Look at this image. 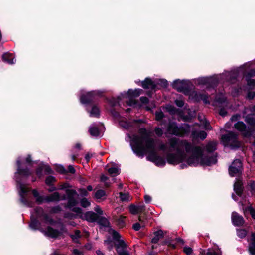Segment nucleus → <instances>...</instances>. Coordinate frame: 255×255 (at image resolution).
Masks as SVG:
<instances>
[{
	"mask_svg": "<svg viewBox=\"0 0 255 255\" xmlns=\"http://www.w3.org/2000/svg\"><path fill=\"white\" fill-rule=\"evenodd\" d=\"M169 144L171 148L177 151V153L167 154L166 159L169 164H177L184 160L185 153L182 151L184 148L187 153H192L187 159V162L189 165L196 166L199 164H206L203 159V151L200 147L193 146L187 140H180L175 137L169 140Z\"/></svg>",
	"mask_w": 255,
	"mask_h": 255,
	"instance_id": "nucleus-1",
	"label": "nucleus"
},
{
	"mask_svg": "<svg viewBox=\"0 0 255 255\" xmlns=\"http://www.w3.org/2000/svg\"><path fill=\"white\" fill-rule=\"evenodd\" d=\"M133 140L136 144L138 151L140 153H148L147 158L158 166H164V159L157 155L155 152V140L151 138L149 132L145 128L139 130V135L134 136Z\"/></svg>",
	"mask_w": 255,
	"mask_h": 255,
	"instance_id": "nucleus-2",
	"label": "nucleus"
},
{
	"mask_svg": "<svg viewBox=\"0 0 255 255\" xmlns=\"http://www.w3.org/2000/svg\"><path fill=\"white\" fill-rule=\"evenodd\" d=\"M113 238L116 240L115 246L119 255H129L128 252L127 250V246L123 240L120 239L121 236L116 231L112 232Z\"/></svg>",
	"mask_w": 255,
	"mask_h": 255,
	"instance_id": "nucleus-3",
	"label": "nucleus"
},
{
	"mask_svg": "<svg viewBox=\"0 0 255 255\" xmlns=\"http://www.w3.org/2000/svg\"><path fill=\"white\" fill-rule=\"evenodd\" d=\"M237 136V134L230 132L222 136V141L225 146H230L232 147H239L240 144L238 141Z\"/></svg>",
	"mask_w": 255,
	"mask_h": 255,
	"instance_id": "nucleus-4",
	"label": "nucleus"
},
{
	"mask_svg": "<svg viewBox=\"0 0 255 255\" xmlns=\"http://www.w3.org/2000/svg\"><path fill=\"white\" fill-rule=\"evenodd\" d=\"M188 126L178 127L175 123H170L168 128V132L177 136H183L189 132Z\"/></svg>",
	"mask_w": 255,
	"mask_h": 255,
	"instance_id": "nucleus-5",
	"label": "nucleus"
},
{
	"mask_svg": "<svg viewBox=\"0 0 255 255\" xmlns=\"http://www.w3.org/2000/svg\"><path fill=\"white\" fill-rule=\"evenodd\" d=\"M242 163L239 159L235 160L229 167V172L231 176L239 175L242 171Z\"/></svg>",
	"mask_w": 255,
	"mask_h": 255,
	"instance_id": "nucleus-6",
	"label": "nucleus"
},
{
	"mask_svg": "<svg viewBox=\"0 0 255 255\" xmlns=\"http://www.w3.org/2000/svg\"><path fill=\"white\" fill-rule=\"evenodd\" d=\"M232 220L233 224L237 226H242L244 223V220L243 217L236 212L232 213Z\"/></svg>",
	"mask_w": 255,
	"mask_h": 255,
	"instance_id": "nucleus-7",
	"label": "nucleus"
},
{
	"mask_svg": "<svg viewBox=\"0 0 255 255\" xmlns=\"http://www.w3.org/2000/svg\"><path fill=\"white\" fill-rule=\"evenodd\" d=\"M145 210V205L143 204L141 205L135 206L133 204H131L129 206V211L132 214H137L143 212Z\"/></svg>",
	"mask_w": 255,
	"mask_h": 255,
	"instance_id": "nucleus-8",
	"label": "nucleus"
},
{
	"mask_svg": "<svg viewBox=\"0 0 255 255\" xmlns=\"http://www.w3.org/2000/svg\"><path fill=\"white\" fill-rule=\"evenodd\" d=\"M98 218V216L96 213L92 211H89L86 212L83 215V219H85L89 222H93L96 221Z\"/></svg>",
	"mask_w": 255,
	"mask_h": 255,
	"instance_id": "nucleus-9",
	"label": "nucleus"
},
{
	"mask_svg": "<svg viewBox=\"0 0 255 255\" xmlns=\"http://www.w3.org/2000/svg\"><path fill=\"white\" fill-rule=\"evenodd\" d=\"M35 212H36L37 215L39 217L42 216L44 219V220L48 223L51 224L53 222V220L49 217L47 214L44 213L42 208H36L35 209Z\"/></svg>",
	"mask_w": 255,
	"mask_h": 255,
	"instance_id": "nucleus-10",
	"label": "nucleus"
},
{
	"mask_svg": "<svg viewBox=\"0 0 255 255\" xmlns=\"http://www.w3.org/2000/svg\"><path fill=\"white\" fill-rule=\"evenodd\" d=\"M60 197L59 194L58 192H56L53 193V194L44 197L43 202L45 201L47 202H50L58 201L60 200Z\"/></svg>",
	"mask_w": 255,
	"mask_h": 255,
	"instance_id": "nucleus-11",
	"label": "nucleus"
},
{
	"mask_svg": "<svg viewBox=\"0 0 255 255\" xmlns=\"http://www.w3.org/2000/svg\"><path fill=\"white\" fill-rule=\"evenodd\" d=\"M3 61L7 62L9 64H13L15 63V60L12 54L9 53H5L2 56Z\"/></svg>",
	"mask_w": 255,
	"mask_h": 255,
	"instance_id": "nucleus-12",
	"label": "nucleus"
},
{
	"mask_svg": "<svg viewBox=\"0 0 255 255\" xmlns=\"http://www.w3.org/2000/svg\"><path fill=\"white\" fill-rule=\"evenodd\" d=\"M249 250L252 254L255 255V233L252 234L249 241Z\"/></svg>",
	"mask_w": 255,
	"mask_h": 255,
	"instance_id": "nucleus-13",
	"label": "nucleus"
},
{
	"mask_svg": "<svg viewBox=\"0 0 255 255\" xmlns=\"http://www.w3.org/2000/svg\"><path fill=\"white\" fill-rule=\"evenodd\" d=\"M45 234L51 238H57L59 235V232L51 227H48L46 231L44 232Z\"/></svg>",
	"mask_w": 255,
	"mask_h": 255,
	"instance_id": "nucleus-14",
	"label": "nucleus"
},
{
	"mask_svg": "<svg viewBox=\"0 0 255 255\" xmlns=\"http://www.w3.org/2000/svg\"><path fill=\"white\" fill-rule=\"evenodd\" d=\"M80 99L82 103H88L93 101L94 95L92 93L89 92L82 95Z\"/></svg>",
	"mask_w": 255,
	"mask_h": 255,
	"instance_id": "nucleus-15",
	"label": "nucleus"
},
{
	"mask_svg": "<svg viewBox=\"0 0 255 255\" xmlns=\"http://www.w3.org/2000/svg\"><path fill=\"white\" fill-rule=\"evenodd\" d=\"M72 211L76 213V215H69L68 214L65 215V217H69L70 218H76L77 217H78L80 218H83V215L82 212V210L79 207H74L72 209Z\"/></svg>",
	"mask_w": 255,
	"mask_h": 255,
	"instance_id": "nucleus-16",
	"label": "nucleus"
},
{
	"mask_svg": "<svg viewBox=\"0 0 255 255\" xmlns=\"http://www.w3.org/2000/svg\"><path fill=\"white\" fill-rule=\"evenodd\" d=\"M192 135L194 139L200 138L202 140H204L207 137V133L204 131H193L192 133Z\"/></svg>",
	"mask_w": 255,
	"mask_h": 255,
	"instance_id": "nucleus-17",
	"label": "nucleus"
},
{
	"mask_svg": "<svg viewBox=\"0 0 255 255\" xmlns=\"http://www.w3.org/2000/svg\"><path fill=\"white\" fill-rule=\"evenodd\" d=\"M142 86L144 89L154 88L155 85L149 78H146L142 82Z\"/></svg>",
	"mask_w": 255,
	"mask_h": 255,
	"instance_id": "nucleus-18",
	"label": "nucleus"
},
{
	"mask_svg": "<svg viewBox=\"0 0 255 255\" xmlns=\"http://www.w3.org/2000/svg\"><path fill=\"white\" fill-rule=\"evenodd\" d=\"M154 237L152 239L153 243H157L164 236L163 232L162 230H158L154 232Z\"/></svg>",
	"mask_w": 255,
	"mask_h": 255,
	"instance_id": "nucleus-19",
	"label": "nucleus"
},
{
	"mask_svg": "<svg viewBox=\"0 0 255 255\" xmlns=\"http://www.w3.org/2000/svg\"><path fill=\"white\" fill-rule=\"evenodd\" d=\"M173 87L180 92L185 89L183 82L180 80L175 81L173 84Z\"/></svg>",
	"mask_w": 255,
	"mask_h": 255,
	"instance_id": "nucleus-20",
	"label": "nucleus"
},
{
	"mask_svg": "<svg viewBox=\"0 0 255 255\" xmlns=\"http://www.w3.org/2000/svg\"><path fill=\"white\" fill-rule=\"evenodd\" d=\"M217 142L213 141L209 142L206 147V150L209 152H212L216 150Z\"/></svg>",
	"mask_w": 255,
	"mask_h": 255,
	"instance_id": "nucleus-21",
	"label": "nucleus"
},
{
	"mask_svg": "<svg viewBox=\"0 0 255 255\" xmlns=\"http://www.w3.org/2000/svg\"><path fill=\"white\" fill-rule=\"evenodd\" d=\"M119 195L120 200L123 202H128L131 200L132 199V197L128 192L125 193L120 192Z\"/></svg>",
	"mask_w": 255,
	"mask_h": 255,
	"instance_id": "nucleus-22",
	"label": "nucleus"
},
{
	"mask_svg": "<svg viewBox=\"0 0 255 255\" xmlns=\"http://www.w3.org/2000/svg\"><path fill=\"white\" fill-rule=\"evenodd\" d=\"M234 190L238 195H241L242 191V184L240 181H237L234 184Z\"/></svg>",
	"mask_w": 255,
	"mask_h": 255,
	"instance_id": "nucleus-23",
	"label": "nucleus"
},
{
	"mask_svg": "<svg viewBox=\"0 0 255 255\" xmlns=\"http://www.w3.org/2000/svg\"><path fill=\"white\" fill-rule=\"evenodd\" d=\"M107 171L111 176H115L120 174V169L116 167L109 168Z\"/></svg>",
	"mask_w": 255,
	"mask_h": 255,
	"instance_id": "nucleus-24",
	"label": "nucleus"
},
{
	"mask_svg": "<svg viewBox=\"0 0 255 255\" xmlns=\"http://www.w3.org/2000/svg\"><path fill=\"white\" fill-rule=\"evenodd\" d=\"M70 237L72 238L73 241H74L75 243H78L79 239L81 237L80 231L78 230H75L74 234H71L70 235Z\"/></svg>",
	"mask_w": 255,
	"mask_h": 255,
	"instance_id": "nucleus-25",
	"label": "nucleus"
},
{
	"mask_svg": "<svg viewBox=\"0 0 255 255\" xmlns=\"http://www.w3.org/2000/svg\"><path fill=\"white\" fill-rule=\"evenodd\" d=\"M17 165L18 167L17 172L19 174L23 175V176H28L30 174V173L28 170H27V169L23 170V169H20V161H17Z\"/></svg>",
	"mask_w": 255,
	"mask_h": 255,
	"instance_id": "nucleus-26",
	"label": "nucleus"
},
{
	"mask_svg": "<svg viewBox=\"0 0 255 255\" xmlns=\"http://www.w3.org/2000/svg\"><path fill=\"white\" fill-rule=\"evenodd\" d=\"M243 210L245 213H250L252 218L255 219V211L252 207L249 206L245 208H243Z\"/></svg>",
	"mask_w": 255,
	"mask_h": 255,
	"instance_id": "nucleus-27",
	"label": "nucleus"
},
{
	"mask_svg": "<svg viewBox=\"0 0 255 255\" xmlns=\"http://www.w3.org/2000/svg\"><path fill=\"white\" fill-rule=\"evenodd\" d=\"M32 194L33 196L36 198V201L39 203H41L43 202L44 197L39 196V194L37 191L36 190H33Z\"/></svg>",
	"mask_w": 255,
	"mask_h": 255,
	"instance_id": "nucleus-28",
	"label": "nucleus"
},
{
	"mask_svg": "<svg viewBox=\"0 0 255 255\" xmlns=\"http://www.w3.org/2000/svg\"><path fill=\"white\" fill-rule=\"evenodd\" d=\"M89 132L92 136H97L99 134L98 128L94 127L90 128Z\"/></svg>",
	"mask_w": 255,
	"mask_h": 255,
	"instance_id": "nucleus-29",
	"label": "nucleus"
},
{
	"mask_svg": "<svg viewBox=\"0 0 255 255\" xmlns=\"http://www.w3.org/2000/svg\"><path fill=\"white\" fill-rule=\"evenodd\" d=\"M141 91L142 90L136 89L135 90H129L128 93L131 96L133 97H137L140 95Z\"/></svg>",
	"mask_w": 255,
	"mask_h": 255,
	"instance_id": "nucleus-30",
	"label": "nucleus"
},
{
	"mask_svg": "<svg viewBox=\"0 0 255 255\" xmlns=\"http://www.w3.org/2000/svg\"><path fill=\"white\" fill-rule=\"evenodd\" d=\"M237 234L239 237L243 238L246 237L247 232L245 229H238L237 231Z\"/></svg>",
	"mask_w": 255,
	"mask_h": 255,
	"instance_id": "nucleus-31",
	"label": "nucleus"
},
{
	"mask_svg": "<svg viewBox=\"0 0 255 255\" xmlns=\"http://www.w3.org/2000/svg\"><path fill=\"white\" fill-rule=\"evenodd\" d=\"M105 195V192L103 190H99L95 194V197L97 199H100Z\"/></svg>",
	"mask_w": 255,
	"mask_h": 255,
	"instance_id": "nucleus-32",
	"label": "nucleus"
},
{
	"mask_svg": "<svg viewBox=\"0 0 255 255\" xmlns=\"http://www.w3.org/2000/svg\"><path fill=\"white\" fill-rule=\"evenodd\" d=\"M91 116L97 117L99 115V110L96 106L92 107V110L90 112Z\"/></svg>",
	"mask_w": 255,
	"mask_h": 255,
	"instance_id": "nucleus-33",
	"label": "nucleus"
},
{
	"mask_svg": "<svg viewBox=\"0 0 255 255\" xmlns=\"http://www.w3.org/2000/svg\"><path fill=\"white\" fill-rule=\"evenodd\" d=\"M77 202L75 199H74L73 198L70 197L68 199L67 206L69 208H71V207L74 206L75 205H76L77 204Z\"/></svg>",
	"mask_w": 255,
	"mask_h": 255,
	"instance_id": "nucleus-34",
	"label": "nucleus"
},
{
	"mask_svg": "<svg viewBox=\"0 0 255 255\" xmlns=\"http://www.w3.org/2000/svg\"><path fill=\"white\" fill-rule=\"evenodd\" d=\"M125 217L124 216H120L119 218L117 220V224L118 225L121 227L122 228L124 226L125 223H124V220Z\"/></svg>",
	"mask_w": 255,
	"mask_h": 255,
	"instance_id": "nucleus-35",
	"label": "nucleus"
},
{
	"mask_svg": "<svg viewBox=\"0 0 255 255\" xmlns=\"http://www.w3.org/2000/svg\"><path fill=\"white\" fill-rule=\"evenodd\" d=\"M80 204L84 208H86L90 205V202L87 200V199L85 198L81 199Z\"/></svg>",
	"mask_w": 255,
	"mask_h": 255,
	"instance_id": "nucleus-36",
	"label": "nucleus"
},
{
	"mask_svg": "<svg viewBox=\"0 0 255 255\" xmlns=\"http://www.w3.org/2000/svg\"><path fill=\"white\" fill-rule=\"evenodd\" d=\"M99 223L100 224L102 225L104 227H107L109 225V221L107 219L105 218H102L100 219Z\"/></svg>",
	"mask_w": 255,
	"mask_h": 255,
	"instance_id": "nucleus-37",
	"label": "nucleus"
},
{
	"mask_svg": "<svg viewBox=\"0 0 255 255\" xmlns=\"http://www.w3.org/2000/svg\"><path fill=\"white\" fill-rule=\"evenodd\" d=\"M55 181V178L52 176H48L45 180V183L47 185H50Z\"/></svg>",
	"mask_w": 255,
	"mask_h": 255,
	"instance_id": "nucleus-38",
	"label": "nucleus"
},
{
	"mask_svg": "<svg viewBox=\"0 0 255 255\" xmlns=\"http://www.w3.org/2000/svg\"><path fill=\"white\" fill-rule=\"evenodd\" d=\"M183 251L187 255H190L193 252V250L191 248L189 247H185L183 249Z\"/></svg>",
	"mask_w": 255,
	"mask_h": 255,
	"instance_id": "nucleus-39",
	"label": "nucleus"
},
{
	"mask_svg": "<svg viewBox=\"0 0 255 255\" xmlns=\"http://www.w3.org/2000/svg\"><path fill=\"white\" fill-rule=\"evenodd\" d=\"M108 179V178L107 176H105L104 175H102L101 176V181L105 182V185L107 187H109L110 186V184L109 183L106 182V181Z\"/></svg>",
	"mask_w": 255,
	"mask_h": 255,
	"instance_id": "nucleus-40",
	"label": "nucleus"
},
{
	"mask_svg": "<svg viewBox=\"0 0 255 255\" xmlns=\"http://www.w3.org/2000/svg\"><path fill=\"white\" fill-rule=\"evenodd\" d=\"M163 117V114L161 112H158L156 113V119L157 120H160Z\"/></svg>",
	"mask_w": 255,
	"mask_h": 255,
	"instance_id": "nucleus-41",
	"label": "nucleus"
},
{
	"mask_svg": "<svg viewBox=\"0 0 255 255\" xmlns=\"http://www.w3.org/2000/svg\"><path fill=\"white\" fill-rule=\"evenodd\" d=\"M175 103L179 107H182L184 105V101L182 100H176Z\"/></svg>",
	"mask_w": 255,
	"mask_h": 255,
	"instance_id": "nucleus-42",
	"label": "nucleus"
},
{
	"mask_svg": "<svg viewBox=\"0 0 255 255\" xmlns=\"http://www.w3.org/2000/svg\"><path fill=\"white\" fill-rule=\"evenodd\" d=\"M155 132L158 136H161L163 134V131L161 128H157L155 129Z\"/></svg>",
	"mask_w": 255,
	"mask_h": 255,
	"instance_id": "nucleus-43",
	"label": "nucleus"
},
{
	"mask_svg": "<svg viewBox=\"0 0 255 255\" xmlns=\"http://www.w3.org/2000/svg\"><path fill=\"white\" fill-rule=\"evenodd\" d=\"M94 210L99 215L103 214V211L99 206H96L94 208Z\"/></svg>",
	"mask_w": 255,
	"mask_h": 255,
	"instance_id": "nucleus-44",
	"label": "nucleus"
},
{
	"mask_svg": "<svg viewBox=\"0 0 255 255\" xmlns=\"http://www.w3.org/2000/svg\"><path fill=\"white\" fill-rule=\"evenodd\" d=\"M141 228V225L139 223H136L133 225V228L135 231H138Z\"/></svg>",
	"mask_w": 255,
	"mask_h": 255,
	"instance_id": "nucleus-45",
	"label": "nucleus"
},
{
	"mask_svg": "<svg viewBox=\"0 0 255 255\" xmlns=\"http://www.w3.org/2000/svg\"><path fill=\"white\" fill-rule=\"evenodd\" d=\"M240 118V115L237 114V115H235L233 116L231 118V120L232 121H236L238 120H239Z\"/></svg>",
	"mask_w": 255,
	"mask_h": 255,
	"instance_id": "nucleus-46",
	"label": "nucleus"
},
{
	"mask_svg": "<svg viewBox=\"0 0 255 255\" xmlns=\"http://www.w3.org/2000/svg\"><path fill=\"white\" fill-rule=\"evenodd\" d=\"M80 193L84 196H87L88 195V192L85 189H81L79 190Z\"/></svg>",
	"mask_w": 255,
	"mask_h": 255,
	"instance_id": "nucleus-47",
	"label": "nucleus"
},
{
	"mask_svg": "<svg viewBox=\"0 0 255 255\" xmlns=\"http://www.w3.org/2000/svg\"><path fill=\"white\" fill-rule=\"evenodd\" d=\"M255 96V92H249L248 94V98L249 99H252Z\"/></svg>",
	"mask_w": 255,
	"mask_h": 255,
	"instance_id": "nucleus-48",
	"label": "nucleus"
},
{
	"mask_svg": "<svg viewBox=\"0 0 255 255\" xmlns=\"http://www.w3.org/2000/svg\"><path fill=\"white\" fill-rule=\"evenodd\" d=\"M207 255H222L221 253H217L215 251L208 252Z\"/></svg>",
	"mask_w": 255,
	"mask_h": 255,
	"instance_id": "nucleus-49",
	"label": "nucleus"
},
{
	"mask_svg": "<svg viewBox=\"0 0 255 255\" xmlns=\"http://www.w3.org/2000/svg\"><path fill=\"white\" fill-rule=\"evenodd\" d=\"M140 101L143 104H146L148 102V99L146 97H141Z\"/></svg>",
	"mask_w": 255,
	"mask_h": 255,
	"instance_id": "nucleus-50",
	"label": "nucleus"
},
{
	"mask_svg": "<svg viewBox=\"0 0 255 255\" xmlns=\"http://www.w3.org/2000/svg\"><path fill=\"white\" fill-rule=\"evenodd\" d=\"M144 200L146 203H149L151 201V197L148 195H146L144 196Z\"/></svg>",
	"mask_w": 255,
	"mask_h": 255,
	"instance_id": "nucleus-51",
	"label": "nucleus"
},
{
	"mask_svg": "<svg viewBox=\"0 0 255 255\" xmlns=\"http://www.w3.org/2000/svg\"><path fill=\"white\" fill-rule=\"evenodd\" d=\"M57 171L61 173H66V170L62 166H59L57 168Z\"/></svg>",
	"mask_w": 255,
	"mask_h": 255,
	"instance_id": "nucleus-52",
	"label": "nucleus"
},
{
	"mask_svg": "<svg viewBox=\"0 0 255 255\" xmlns=\"http://www.w3.org/2000/svg\"><path fill=\"white\" fill-rule=\"evenodd\" d=\"M68 171L71 173H72V174H74L75 173V169L74 168V167L71 166V165H69L68 167Z\"/></svg>",
	"mask_w": 255,
	"mask_h": 255,
	"instance_id": "nucleus-53",
	"label": "nucleus"
},
{
	"mask_svg": "<svg viewBox=\"0 0 255 255\" xmlns=\"http://www.w3.org/2000/svg\"><path fill=\"white\" fill-rule=\"evenodd\" d=\"M249 185L252 190L255 191V182L254 181H250Z\"/></svg>",
	"mask_w": 255,
	"mask_h": 255,
	"instance_id": "nucleus-54",
	"label": "nucleus"
},
{
	"mask_svg": "<svg viewBox=\"0 0 255 255\" xmlns=\"http://www.w3.org/2000/svg\"><path fill=\"white\" fill-rule=\"evenodd\" d=\"M73 254L74 255H83L82 253L77 249H74L73 251Z\"/></svg>",
	"mask_w": 255,
	"mask_h": 255,
	"instance_id": "nucleus-55",
	"label": "nucleus"
},
{
	"mask_svg": "<svg viewBox=\"0 0 255 255\" xmlns=\"http://www.w3.org/2000/svg\"><path fill=\"white\" fill-rule=\"evenodd\" d=\"M105 243L107 244H108L109 245V247L108 248V249L109 250H111L112 249L113 246H112V245L111 241H105Z\"/></svg>",
	"mask_w": 255,
	"mask_h": 255,
	"instance_id": "nucleus-56",
	"label": "nucleus"
},
{
	"mask_svg": "<svg viewBox=\"0 0 255 255\" xmlns=\"http://www.w3.org/2000/svg\"><path fill=\"white\" fill-rule=\"evenodd\" d=\"M219 113L220 115L225 116L227 114V112L225 110L222 109L220 110Z\"/></svg>",
	"mask_w": 255,
	"mask_h": 255,
	"instance_id": "nucleus-57",
	"label": "nucleus"
},
{
	"mask_svg": "<svg viewBox=\"0 0 255 255\" xmlns=\"http://www.w3.org/2000/svg\"><path fill=\"white\" fill-rule=\"evenodd\" d=\"M159 148L160 150L164 151L166 149V145L165 144H161Z\"/></svg>",
	"mask_w": 255,
	"mask_h": 255,
	"instance_id": "nucleus-58",
	"label": "nucleus"
},
{
	"mask_svg": "<svg viewBox=\"0 0 255 255\" xmlns=\"http://www.w3.org/2000/svg\"><path fill=\"white\" fill-rule=\"evenodd\" d=\"M248 83L250 85H254L255 84V81L254 80L250 79L248 81Z\"/></svg>",
	"mask_w": 255,
	"mask_h": 255,
	"instance_id": "nucleus-59",
	"label": "nucleus"
},
{
	"mask_svg": "<svg viewBox=\"0 0 255 255\" xmlns=\"http://www.w3.org/2000/svg\"><path fill=\"white\" fill-rule=\"evenodd\" d=\"M75 148L77 149L78 150H80L81 149V145L79 143H77L76 144L75 146Z\"/></svg>",
	"mask_w": 255,
	"mask_h": 255,
	"instance_id": "nucleus-60",
	"label": "nucleus"
},
{
	"mask_svg": "<svg viewBox=\"0 0 255 255\" xmlns=\"http://www.w3.org/2000/svg\"><path fill=\"white\" fill-rule=\"evenodd\" d=\"M166 108L168 111L171 112L174 111V107H172L171 106H168Z\"/></svg>",
	"mask_w": 255,
	"mask_h": 255,
	"instance_id": "nucleus-61",
	"label": "nucleus"
},
{
	"mask_svg": "<svg viewBox=\"0 0 255 255\" xmlns=\"http://www.w3.org/2000/svg\"><path fill=\"white\" fill-rule=\"evenodd\" d=\"M20 188H21V191L23 193L26 192L28 191L26 187H24L23 186H21Z\"/></svg>",
	"mask_w": 255,
	"mask_h": 255,
	"instance_id": "nucleus-62",
	"label": "nucleus"
},
{
	"mask_svg": "<svg viewBox=\"0 0 255 255\" xmlns=\"http://www.w3.org/2000/svg\"><path fill=\"white\" fill-rule=\"evenodd\" d=\"M59 211H60V207L58 206L54 207L52 209V212L54 213L57 212Z\"/></svg>",
	"mask_w": 255,
	"mask_h": 255,
	"instance_id": "nucleus-63",
	"label": "nucleus"
},
{
	"mask_svg": "<svg viewBox=\"0 0 255 255\" xmlns=\"http://www.w3.org/2000/svg\"><path fill=\"white\" fill-rule=\"evenodd\" d=\"M42 169L41 168L38 169L36 171V174L38 176H40L41 175Z\"/></svg>",
	"mask_w": 255,
	"mask_h": 255,
	"instance_id": "nucleus-64",
	"label": "nucleus"
}]
</instances>
